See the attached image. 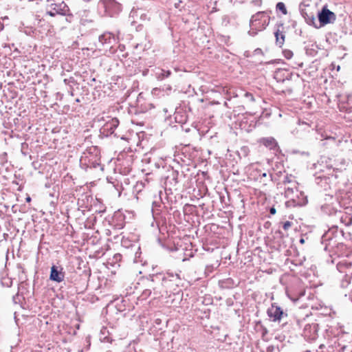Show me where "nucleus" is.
<instances>
[{"label":"nucleus","mask_w":352,"mask_h":352,"mask_svg":"<svg viewBox=\"0 0 352 352\" xmlns=\"http://www.w3.org/2000/svg\"><path fill=\"white\" fill-rule=\"evenodd\" d=\"M100 151L97 146L88 147L81 155L80 162L87 166L96 168L100 165Z\"/></svg>","instance_id":"1"},{"label":"nucleus","mask_w":352,"mask_h":352,"mask_svg":"<svg viewBox=\"0 0 352 352\" xmlns=\"http://www.w3.org/2000/svg\"><path fill=\"white\" fill-rule=\"evenodd\" d=\"M270 16L265 12H258L254 14L250 22V34L254 36L257 32L262 31L269 25Z\"/></svg>","instance_id":"2"},{"label":"nucleus","mask_w":352,"mask_h":352,"mask_svg":"<svg viewBox=\"0 0 352 352\" xmlns=\"http://www.w3.org/2000/svg\"><path fill=\"white\" fill-rule=\"evenodd\" d=\"M50 9L46 12V14L50 16H55L56 14L63 16L71 15L68 6L64 2L52 3L47 5Z\"/></svg>","instance_id":"3"},{"label":"nucleus","mask_w":352,"mask_h":352,"mask_svg":"<svg viewBox=\"0 0 352 352\" xmlns=\"http://www.w3.org/2000/svg\"><path fill=\"white\" fill-rule=\"evenodd\" d=\"M98 7L103 8L107 14L111 16L118 11L120 6L115 0H100Z\"/></svg>","instance_id":"4"},{"label":"nucleus","mask_w":352,"mask_h":352,"mask_svg":"<svg viewBox=\"0 0 352 352\" xmlns=\"http://www.w3.org/2000/svg\"><path fill=\"white\" fill-rule=\"evenodd\" d=\"M318 20L321 25H326L336 20V14L326 8L318 13Z\"/></svg>","instance_id":"5"},{"label":"nucleus","mask_w":352,"mask_h":352,"mask_svg":"<svg viewBox=\"0 0 352 352\" xmlns=\"http://www.w3.org/2000/svg\"><path fill=\"white\" fill-rule=\"evenodd\" d=\"M267 315L272 321H279L284 313L280 307L272 305L271 307L267 309Z\"/></svg>","instance_id":"6"},{"label":"nucleus","mask_w":352,"mask_h":352,"mask_svg":"<svg viewBox=\"0 0 352 352\" xmlns=\"http://www.w3.org/2000/svg\"><path fill=\"white\" fill-rule=\"evenodd\" d=\"M65 272L63 271V268L60 270L57 267L53 265L51 267L50 278L55 282L60 283L64 280Z\"/></svg>","instance_id":"7"},{"label":"nucleus","mask_w":352,"mask_h":352,"mask_svg":"<svg viewBox=\"0 0 352 352\" xmlns=\"http://www.w3.org/2000/svg\"><path fill=\"white\" fill-rule=\"evenodd\" d=\"M318 324H308L304 329V336L309 340H314L316 338Z\"/></svg>","instance_id":"8"},{"label":"nucleus","mask_w":352,"mask_h":352,"mask_svg":"<svg viewBox=\"0 0 352 352\" xmlns=\"http://www.w3.org/2000/svg\"><path fill=\"white\" fill-rule=\"evenodd\" d=\"M119 120L116 118H111L102 127L103 132H107V134H113L115 129L119 125Z\"/></svg>","instance_id":"9"},{"label":"nucleus","mask_w":352,"mask_h":352,"mask_svg":"<svg viewBox=\"0 0 352 352\" xmlns=\"http://www.w3.org/2000/svg\"><path fill=\"white\" fill-rule=\"evenodd\" d=\"M155 279L152 278L148 283V288L145 289L142 293V298L144 299L149 297L153 291L154 294H158L159 292L156 291L157 287L154 286Z\"/></svg>","instance_id":"10"},{"label":"nucleus","mask_w":352,"mask_h":352,"mask_svg":"<svg viewBox=\"0 0 352 352\" xmlns=\"http://www.w3.org/2000/svg\"><path fill=\"white\" fill-rule=\"evenodd\" d=\"M258 142L270 149H274L278 146L276 140L272 137L262 138Z\"/></svg>","instance_id":"11"},{"label":"nucleus","mask_w":352,"mask_h":352,"mask_svg":"<svg viewBox=\"0 0 352 352\" xmlns=\"http://www.w3.org/2000/svg\"><path fill=\"white\" fill-rule=\"evenodd\" d=\"M300 197H298V199H292L286 202V206H289L293 204L294 206H304L307 203V197L304 195L302 192H300Z\"/></svg>","instance_id":"12"},{"label":"nucleus","mask_w":352,"mask_h":352,"mask_svg":"<svg viewBox=\"0 0 352 352\" xmlns=\"http://www.w3.org/2000/svg\"><path fill=\"white\" fill-rule=\"evenodd\" d=\"M283 23L277 24L278 28L276 30V32H274L276 44L278 45H279L280 47H281L283 45L284 41H285V34L283 32H281L280 30V27L283 28Z\"/></svg>","instance_id":"13"},{"label":"nucleus","mask_w":352,"mask_h":352,"mask_svg":"<svg viewBox=\"0 0 352 352\" xmlns=\"http://www.w3.org/2000/svg\"><path fill=\"white\" fill-rule=\"evenodd\" d=\"M98 40L102 45H110L112 42L115 41V37L112 34L107 32L100 36Z\"/></svg>","instance_id":"14"},{"label":"nucleus","mask_w":352,"mask_h":352,"mask_svg":"<svg viewBox=\"0 0 352 352\" xmlns=\"http://www.w3.org/2000/svg\"><path fill=\"white\" fill-rule=\"evenodd\" d=\"M171 74L170 70H164L163 69H157L155 73V78L159 80H162L165 78H168Z\"/></svg>","instance_id":"15"},{"label":"nucleus","mask_w":352,"mask_h":352,"mask_svg":"<svg viewBox=\"0 0 352 352\" xmlns=\"http://www.w3.org/2000/svg\"><path fill=\"white\" fill-rule=\"evenodd\" d=\"M177 279H180L179 274H176L174 275L173 274L168 273L167 276H164L162 278V285L167 286L168 282Z\"/></svg>","instance_id":"16"},{"label":"nucleus","mask_w":352,"mask_h":352,"mask_svg":"<svg viewBox=\"0 0 352 352\" xmlns=\"http://www.w3.org/2000/svg\"><path fill=\"white\" fill-rule=\"evenodd\" d=\"M276 10H280L285 15L287 14V10L286 9L285 5L283 2H278L276 6Z\"/></svg>","instance_id":"17"},{"label":"nucleus","mask_w":352,"mask_h":352,"mask_svg":"<svg viewBox=\"0 0 352 352\" xmlns=\"http://www.w3.org/2000/svg\"><path fill=\"white\" fill-rule=\"evenodd\" d=\"M294 194V188L288 187L285 190V196L287 198H292V195Z\"/></svg>","instance_id":"18"},{"label":"nucleus","mask_w":352,"mask_h":352,"mask_svg":"<svg viewBox=\"0 0 352 352\" xmlns=\"http://www.w3.org/2000/svg\"><path fill=\"white\" fill-rule=\"evenodd\" d=\"M283 54L287 59H290L293 56V52L291 50H285Z\"/></svg>","instance_id":"19"},{"label":"nucleus","mask_w":352,"mask_h":352,"mask_svg":"<svg viewBox=\"0 0 352 352\" xmlns=\"http://www.w3.org/2000/svg\"><path fill=\"white\" fill-rule=\"evenodd\" d=\"M292 226V223L290 222V221H285L283 225V228L285 230H287L289 228H290Z\"/></svg>","instance_id":"20"},{"label":"nucleus","mask_w":352,"mask_h":352,"mask_svg":"<svg viewBox=\"0 0 352 352\" xmlns=\"http://www.w3.org/2000/svg\"><path fill=\"white\" fill-rule=\"evenodd\" d=\"M315 21H316V19L314 18V15H311V17L307 19V23L310 25H313L314 26H316L315 25Z\"/></svg>","instance_id":"21"},{"label":"nucleus","mask_w":352,"mask_h":352,"mask_svg":"<svg viewBox=\"0 0 352 352\" xmlns=\"http://www.w3.org/2000/svg\"><path fill=\"white\" fill-rule=\"evenodd\" d=\"M245 96L251 101H254V98L253 96V95L250 93H246L245 94Z\"/></svg>","instance_id":"22"},{"label":"nucleus","mask_w":352,"mask_h":352,"mask_svg":"<svg viewBox=\"0 0 352 352\" xmlns=\"http://www.w3.org/2000/svg\"><path fill=\"white\" fill-rule=\"evenodd\" d=\"M290 182H291V181H290V179H289V177H286L285 178L284 181H283V183H284V184H286V183H289Z\"/></svg>","instance_id":"23"},{"label":"nucleus","mask_w":352,"mask_h":352,"mask_svg":"<svg viewBox=\"0 0 352 352\" xmlns=\"http://www.w3.org/2000/svg\"><path fill=\"white\" fill-rule=\"evenodd\" d=\"M270 212L272 214H274L276 213V209L274 208H271Z\"/></svg>","instance_id":"24"},{"label":"nucleus","mask_w":352,"mask_h":352,"mask_svg":"<svg viewBox=\"0 0 352 352\" xmlns=\"http://www.w3.org/2000/svg\"><path fill=\"white\" fill-rule=\"evenodd\" d=\"M241 150L243 151L245 153H247V151H248V147L245 146V147H243L241 148Z\"/></svg>","instance_id":"25"},{"label":"nucleus","mask_w":352,"mask_h":352,"mask_svg":"<svg viewBox=\"0 0 352 352\" xmlns=\"http://www.w3.org/2000/svg\"><path fill=\"white\" fill-rule=\"evenodd\" d=\"M26 201H27V202H30V201H31V198H30V197H28L26 198Z\"/></svg>","instance_id":"26"},{"label":"nucleus","mask_w":352,"mask_h":352,"mask_svg":"<svg viewBox=\"0 0 352 352\" xmlns=\"http://www.w3.org/2000/svg\"><path fill=\"white\" fill-rule=\"evenodd\" d=\"M106 331V329L104 328L103 329L101 330V333H104V331Z\"/></svg>","instance_id":"27"},{"label":"nucleus","mask_w":352,"mask_h":352,"mask_svg":"<svg viewBox=\"0 0 352 352\" xmlns=\"http://www.w3.org/2000/svg\"><path fill=\"white\" fill-rule=\"evenodd\" d=\"M304 241H304V239H301L300 240V242L301 243H304Z\"/></svg>","instance_id":"28"},{"label":"nucleus","mask_w":352,"mask_h":352,"mask_svg":"<svg viewBox=\"0 0 352 352\" xmlns=\"http://www.w3.org/2000/svg\"><path fill=\"white\" fill-rule=\"evenodd\" d=\"M340 66H338V67H337V70H338V71H339V70H340Z\"/></svg>","instance_id":"29"},{"label":"nucleus","mask_w":352,"mask_h":352,"mask_svg":"<svg viewBox=\"0 0 352 352\" xmlns=\"http://www.w3.org/2000/svg\"><path fill=\"white\" fill-rule=\"evenodd\" d=\"M263 177H265V176H266V173H263Z\"/></svg>","instance_id":"30"},{"label":"nucleus","mask_w":352,"mask_h":352,"mask_svg":"<svg viewBox=\"0 0 352 352\" xmlns=\"http://www.w3.org/2000/svg\"><path fill=\"white\" fill-rule=\"evenodd\" d=\"M323 346V344H320V348H322Z\"/></svg>","instance_id":"31"}]
</instances>
